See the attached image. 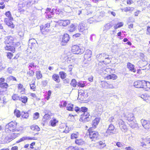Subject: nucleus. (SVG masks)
Listing matches in <instances>:
<instances>
[{
	"label": "nucleus",
	"mask_w": 150,
	"mask_h": 150,
	"mask_svg": "<svg viewBox=\"0 0 150 150\" xmlns=\"http://www.w3.org/2000/svg\"><path fill=\"white\" fill-rule=\"evenodd\" d=\"M17 123L15 121H12L6 124V126L5 132L7 136L6 137L9 142L13 140L18 137L20 134L18 132L22 131L23 129L21 126H20L18 129H16Z\"/></svg>",
	"instance_id": "obj_1"
},
{
	"label": "nucleus",
	"mask_w": 150,
	"mask_h": 150,
	"mask_svg": "<svg viewBox=\"0 0 150 150\" xmlns=\"http://www.w3.org/2000/svg\"><path fill=\"white\" fill-rule=\"evenodd\" d=\"M127 123L132 128H135L138 126L136 120L132 113L129 114L127 117Z\"/></svg>",
	"instance_id": "obj_2"
},
{
	"label": "nucleus",
	"mask_w": 150,
	"mask_h": 150,
	"mask_svg": "<svg viewBox=\"0 0 150 150\" xmlns=\"http://www.w3.org/2000/svg\"><path fill=\"white\" fill-rule=\"evenodd\" d=\"M36 2L35 0H21L18 4V6L21 8L25 7L29 8Z\"/></svg>",
	"instance_id": "obj_3"
},
{
	"label": "nucleus",
	"mask_w": 150,
	"mask_h": 150,
	"mask_svg": "<svg viewBox=\"0 0 150 150\" xmlns=\"http://www.w3.org/2000/svg\"><path fill=\"white\" fill-rule=\"evenodd\" d=\"M5 14L8 18H5L4 21V22L8 26L11 28H13L14 26L11 21L13 20V18L11 16L10 12L8 11Z\"/></svg>",
	"instance_id": "obj_4"
},
{
	"label": "nucleus",
	"mask_w": 150,
	"mask_h": 150,
	"mask_svg": "<svg viewBox=\"0 0 150 150\" xmlns=\"http://www.w3.org/2000/svg\"><path fill=\"white\" fill-rule=\"evenodd\" d=\"M89 137L92 141H95L98 139V133L97 132L94 131L92 127H90L88 130Z\"/></svg>",
	"instance_id": "obj_5"
},
{
	"label": "nucleus",
	"mask_w": 150,
	"mask_h": 150,
	"mask_svg": "<svg viewBox=\"0 0 150 150\" xmlns=\"http://www.w3.org/2000/svg\"><path fill=\"white\" fill-rule=\"evenodd\" d=\"M97 57L99 61L103 62H105V63L107 64L110 62V58H109V56L105 53H103L98 55Z\"/></svg>",
	"instance_id": "obj_6"
},
{
	"label": "nucleus",
	"mask_w": 150,
	"mask_h": 150,
	"mask_svg": "<svg viewBox=\"0 0 150 150\" xmlns=\"http://www.w3.org/2000/svg\"><path fill=\"white\" fill-rule=\"evenodd\" d=\"M5 43L6 44L12 45L14 46L16 45V39L14 37L9 36L5 38Z\"/></svg>",
	"instance_id": "obj_7"
},
{
	"label": "nucleus",
	"mask_w": 150,
	"mask_h": 150,
	"mask_svg": "<svg viewBox=\"0 0 150 150\" xmlns=\"http://www.w3.org/2000/svg\"><path fill=\"white\" fill-rule=\"evenodd\" d=\"M85 49L83 48H80L79 46L74 45L72 47V52L74 54H81L84 51Z\"/></svg>",
	"instance_id": "obj_8"
},
{
	"label": "nucleus",
	"mask_w": 150,
	"mask_h": 150,
	"mask_svg": "<svg viewBox=\"0 0 150 150\" xmlns=\"http://www.w3.org/2000/svg\"><path fill=\"white\" fill-rule=\"evenodd\" d=\"M90 116L89 113L86 112L81 114L80 119V120L83 122H88L89 120V118Z\"/></svg>",
	"instance_id": "obj_9"
},
{
	"label": "nucleus",
	"mask_w": 150,
	"mask_h": 150,
	"mask_svg": "<svg viewBox=\"0 0 150 150\" xmlns=\"http://www.w3.org/2000/svg\"><path fill=\"white\" fill-rule=\"evenodd\" d=\"M145 81H138L134 82V86L136 88H143L144 84Z\"/></svg>",
	"instance_id": "obj_10"
},
{
	"label": "nucleus",
	"mask_w": 150,
	"mask_h": 150,
	"mask_svg": "<svg viewBox=\"0 0 150 150\" xmlns=\"http://www.w3.org/2000/svg\"><path fill=\"white\" fill-rule=\"evenodd\" d=\"M69 35L67 34L66 33L64 35L62 38V41L61 43L62 45H66L69 40Z\"/></svg>",
	"instance_id": "obj_11"
},
{
	"label": "nucleus",
	"mask_w": 150,
	"mask_h": 150,
	"mask_svg": "<svg viewBox=\"0 0 150 150\" xmlns=\"http://www.w3.org/2000/svg\"><path fill=\"white\" fill-rule=\"evenodd\" d=\"M38 139L37 138L35 137H23L20 139L16 142V143H18L19 142L23 141L25 140H36Z\"/></svg>",
	"instance_id": "obj_12"
},
{
	"label": "nucleus",
	"mask_w": 150,
	"mask_h": 150,
	"mask_svg": "<svg viewBox=\"0 0 150 150\" xmlns=\"http://www.w3.org/2000/svg\"><path fill=\"white\" fill-rule=\"evenodd\" d=\"M114 126L112 124H110L106 131V133L107 135H110L112 134H113V132L115 129Z\"/></svg>",
	"instance_id": "obj_13"
},
{
	"label": "nucleus",
	"mask_w": 150,
	"mask_h": 150,
	"mask_svg": "<svg viewBox=\"0 0 150 150\" xmlns=\"http://www.w3.org/2000/svg\"><path fill=\"white\" fill-rule=\"evenodd\" d=\"M141 122L142 126L146 129L150 128V122L148 121L142 120Z\"/></svg>",
	"instance_id": "obj_14"
},
{
	"label": "nucleus",
	"mask_w": 150,
	"mask_h": 150,
	"mask_svg": "<svg viewBox=\"0 0 150 150\" xmlns=\"http://www.w3.org/2000/svg\"><path fill=\"white\" fill-rule=\"evenodd\" d=\"M91 54L92 52L91 50H87L84 55V59L86 60L90 61L91 59Z\"/></svg>",
	"instance_id": "obj_15"
},
{
	"label": "nucleus",
	"mask_w": 150,
	"mask_h": 150,
	"mask_svg": "<svg viewBox=\"0 0 150 150\" xmlns=\"http://www.w3.org/2000/svg\"><path fill=\"white\" fill-rule=\"evenodd\" d=\"M100 119V118L96 117L93 120L92 122V128H95L99 124Z\"/></svg>",
	"instance_id": "obj_16"
},
{
	"label": "nucleus",
	"mask_w": 150,
	"mask_h": 150,
	"mask_svg": "<svg viewBox=\"0 0 150 150\" xmlns=\"http://www.w3.org/2000/svg\"><path fill=\"white\" fill-rule=\"evenodd\" d=\"M59 24L62 25L64 27L70 24V21L69 20H60L58 21Z\"/></svg>",
	"instance_id": "obj_17"
},
{
	"label": "nucleus",
	"mask_w": 150,
	"mask_h": 150,
	"mask_svg": "<svg viewBox=\"0 0 150 150\" xmlns=\"http://www.w3.org/2000/svg\"><path fill=\"white\" fill-rule=\"evenodd\" d=\"M75 143L78 145L81 146L85 144V141L82 139H76L75 141Z\"/></svg>",
	"instance_id": "obj_18"
},
{
	"label": "nucleus",
	"mask_w": 150,
	"mask_h": 150,
	"mask_svg": "<svg viewBox=\"0 0 150 150\" xmlns=\"http://www.w3.org/2000/svg\"><path fill=\"white\" fill-rule=\"evenodd\" d=\"M127 67L129 70L133 72H136V69L134 68V66L130 62L127 63Z\"/></svg>",
	"instance_id": "obj_19"
},
{
	"label": "nucleus",
	"mask_w": 150,
	"mask_h": 150,
	"mask_svg": "<svg viewBox=\"0 0 150 150\" xmlns=\"http://www.w3.org/2000/svg\"><path fill=\"white\" fill-rule=\"evenodd\" d=\"M30 129L31 131L38 132L40 130V128L39 126L36 125H33L30 126Z\"/></svg>",
	"instance_id": "obj_20"
},
{
	"label": "nucleus",
	"mask_w": 150,
	"mask_h": 150,
	"mask_svg": "<svg viewBox=\"0 0 150 150\" xmlns=\"http://www.w3.org/2000/svg\"><path fill=\"white\" fill-rule=\"evenodd\" d=\"M18 92L21 94H23L25 93V89L23 86L21 84H19L18 86Z\"/></svg>",
	"instance_id": "obj_21"
},
{
	"label": "nucleus",
	"mask_w": 150,
	"mask_h": 150,
	"mask_svg": "<svg viewBox=\"0 0 150 150\" xmlns=\"http://www.w3.org/2000/svg\"><path fill=\"white\" fill-rule=\"evenodd\" d=\"M58 121L55 118L53 117L50 121V123L51 126L54 127L56 126L57 124L58 123Z\"/></svg>",
	"instance_id": "obj_22"
},
{
	"label": "nucleus",
	"mask_w": 150,
	"mask_h": 150,
	"mask_svg": "<svg viewBox=\"0 0 150 150\" xmlns=\"http://www.w3.org/2000/svg\"><path fill=\"white\" fill-rule=\"evenodd\" d=\"M97 147L99 149H102L106 146V144L104 142L100 141L97 143Z\"/></svg>",
	"instance_id": "obj_23"
},
{
	"label": "nucleus",
	"mask_w": 150,
	"mask_h": 150,
	"mask_svg": "<svg viewBox=\"0 0 150 150\" xmlns=\"http://www.w3.org/2000/svg\"><path fill=\"white\" fill-rule=\"evenodd\" d=\"M63 106H67V110L71 111L73 110L74 105L72 104H63Z\"/></svg>",
	"instance_id": "obj_24"
},
{
	"label": "nucleus",
	"mask_w": 150,
	"mask_h": 150,
	"mask_svg": "<svg viewBox=\"0 0 150 150\" xmlns=\"http://www.w3.org/2000/svg\"><path fill=\"white\" fill-rule=\"evenodd\" d=\"M36 42H37L36 41L34 38L30 39L29 40V45H32V47H34L35 46Z\"/></svg>",
	"instance_id": "obj_25"
},
{
	"label": "nucleus",
	"mask_w": 150,
	"mask_h": 150,
	"mask_svg": "<svg viewBox=\"0 0 150 150\" xmlns=\"http://www.w3.org/2000/svg\"><path fill=\"white\" fill-rule=\"evenodd\" d=\"M50 118V116L49 115L46 114L42 117V120L45 122H47Z\"/></svg>",
	"instance_id": "obj_26"
},
{
	"label": "nucleus",
	"mask_w": 150,
	"mask_h": 150,
	"mask_svg": "<svg viewBox=\"0 0 150 150\" xmlns=\"http://www.w3.org/2000/svg\"><path fill=\"white\" fill-rule=\"evenodd\" d=\"M112 26L113 25L111 23H108L104 25L103 28L104 30H108L111 28Z\"/></svg>",
	"instance_id": "obj_27"
},
{
	"label": "nucleus",
	"mask_w": 150,
	"mask_h": 150,
	"mask_svg": "<svg viewBox=\"0 0 150 150\" xmlns=\"http://www.w3.org/2000/svg\"><path fill=\"white\" fill-rule=\"evenodd\" d=\"M79 134L78 132H76L75 133H72L70 136V138L71 139H76L78 137Z\"/></svg>",
	"instance_id": "obj_28"
},
{
	"label": "nucleus",
	"mask_w": 150,
	"mask_h": 150,
	"mask_svg": "<svg viewBox=\"0 0 150 150\" xmlns=\"http://www.w3.org/2000/svg\"><path fill=\"white\" fill-rule=\"evenodd\" d=\"M36 78L38 80H39L42 78V74L40 71H37L35 72Z\"/></svg>",
	"instance_id": "obj_29"
},
{
	"label": "nucleus",
	"mask_w": 150,
	"mask_h": 150,
	"mask_svg": "<svg viewBox=\"0 0 150 150\" xmlns=\"http://www.w3.org/2000/svg\"><path fill=\"white\" fill-rule=\"evenodd\" d=\"M52 79L57 82L59 83L60 82L59 76L58 74H54L52 76Z\"/></svg>",
	"instance_id": "obj_30"
},
{
	"label": "nucleus",
	"mask_w": 150,
	"mask_h": 150,
	"mask_svg": "<svg viewBox=\"0 0 150 150\" xmlns=\"http://www.w3.org/2000/svg\"><path fill=\"white\" fill-rule=\"evenodd\" d=\"M78 29L80 32L83 31L85 30V25L83 23H80L78 26Z\"/></svg>",
	"instance_id": "obj_31"
},
{
	"label": "nucleus",
	"mask_w": 150,
	"mask_h": 150,
	"mask_svg": "<svg viewBox=\"0 0 150 150\" xmlns=\"http://www.w3.org/2000/svg\"><path fill=\"white\" fill-rule=\"evenodd\" d=\"M144 84L143 88H145L147 90L150 89V83L145 81Z\"/></svg>",
	"instance_id": "obj_32"
},
{
	"label": "nucleus",
	"mask_w": 150,
	"mask_h": 150,
	"mask_svg": "<svg viewBox=\"0 0 150 150\" xmlns=\"http://www.w3.org/2000/svg\"><path fill=\"white\" fill-rule=\"evenodd\" d=\"M5 49L6 50H10L12 52H14L15 51V48L10 45H7L5 47Z\"/></svg>",
	"instance_id": "obj_33"
},
{
	"label": "nucleus",
	"mask_w": 150,
	"mask_h": 150,
	"mask_svg": "<svg viewBox=\"0 0 150 150\" xmlns=\"http://www.w3.org/2000/svg\"><path fill=\"white\" fill-rule=\"evenodd\" d=\"M117 76L115 74H111L109 75L106 77L107 79H112L113 80H115L117 78Z\"/></svg>",
	"instance_id": "obj_34"
},
{
	"label": "nucleus",
	"mask_w": 150,
	"mask_h": 150,
	"mask_svg": "<svg viewBox=\"0 0 150 150\" xmlns=\"http://www.w3.org/2000/svg\"><path fill=\"white\" fill-rule=\"evenodd\" d=\"M123 25L124 23L123 22H120L117 24H115L113 28H114V29H116L122 27L123 26Z\"/></svg>",
	"instance_id": "obj_35"
},
{
	"label": "nucleus",
	"mask_w": 150,
	"mask_h": 150,
	"mask_svg": "<svg viewBox=\"0 0 150 150\" xmlns=\"http://www.w3.org/2000/svg\"><path fill=\"white\" fill-rule=\"evenodd\" d=\"M28 99L27 97L25 96H22L19 98V100L23 103H26Z\"/></svg>",
	"instance_id": "obj_36"
},
{
	"label": "nucleus",
	"mask_w": 150,
	"mask_h": 150,
	"mask_svg": "<svg viewBox=\"0 0 150 150\" xmlns=\"http://www.w3.org/2000/svg\"><path fill=\"white\" fill-rule=\"evenodd\" d=\"M75 26L73 24H71L69 27L68 30L70 32H73L75 30Z\"/></svg>",
	"instance_id": "obj_37"
},
{
	"label": "nucleus",
	"mask_w": 150,
	"mask_h": 150,
	"mask_svg": "<svg viewBox=\"0 0 150 150\" xmlns=\"http://www.w3.org/2000/svg\"><path fill=\"white\" fill-rule=\"evenodd\" d=\"M22 118H27L29 116L28 113L27 112H22L21 113Z\"/></svg>",
	"instance_id": "obj_38"
},
{
	"label": "nucleus",
	"mask_w": 150,
	"mask_h": 150,
	"mask_svg": "<svg viewBox=\"0 0 150 150\" xmlns=\"http://www.w3.org/2000/svg\"><path fill=\"white\" fill-rule=\"evenodd\" d=\"M70 85L71 86H73L74 87H76V85H77V83L76 80L75 79H73L71 81Z\"/></svg>",
	"instance_id": "obj_39"
},
{
	"label": "nucleus",
	"mask_w": 150,
	"mask_h": 150,
	"mask_svg": "<svg viewBox=\"0 0 150 150\" xmlns=\"http://www.w3.org/2000/svg\"><path fill=\"white\" fill-rule=\"evenodd\" d=\"M61 78L63 79L66 78V74L63 71H60L59 73Z\"/></svg>",
	"instance_id": "obj_40"
},
{
	"label": "nucleus",
	"mask_w": 150,
	"mask_h": 150,
	"mask_svg": "<svg viewBox=\"0 0 150 150\" xmlns=\"http://www.w3.org/2000/svg\"><path fill=\"white\" fill-rule=\"evenodd\" d=\"M88 110L87 108L85 107H82L80 108V112L86 113Z\"/></svg>",
	"instance_id": "obj_41"
},
{
	"label": "nucleus",
	"mask_w": 150,
	"mask_h": 150,
	"mask_svg": "<svg viewBox=\"0 0 150 150\" xmlns=\"http://www.w3.org/2000/svg\"><path fill=\"white\" fill-rule=\"evenodd\" d=\"M14 113L15 115L17 117H20L21 115L20 112L17 110H15Z\"/></svg>",
	"instance_id": "obj_42"
},
{
	"label": "nucleus",
	"mask_w": 150,
	"mask_h": 150,
	"mask_svg": "<svg viewBox=\"0 0 150 150\" xmlns=\"http://www.w3.org/2000/svg\"><path fill=\"white\" fill-rule=\"evenodd\" d=\"M34 71L32 70H29V71H28L27 72V74L30 77H32L34 75Z\"/></svg>",
	"instance_id": "obj_43"
},
{
	"label": "nucleus",
	"mask_w": 150,
	"mask_h": 150,
	"mask_svg": "<svg viewBox=\"0 0 150 150\" xmlns=\"http://www.w3.org/2000/svg\"><path fill=\"white\" fill-rule=\"evenodd\" d=\"M147 141L146 140H144V139H142V142H140V145L142 147H145L146 146V142H147Z\"/></svg>",
	"instance_id": "obj_44"
},
{
	"label": "nucleus",
	"mask_w": 150,
	"mask_h": 150,
	"mask_svg": "<svg viewBox=\"0 0 150 150\" xmlns=\"http://www.w3.org/2000/svg\"><path fill=\"white\" fill-rule=\"evenodd\" d=\"M36 67V65H35L33 62H32L29 64L28 68L29 70H30L31 68H35Z\"/></svg>",
	"instance_id": "obj_45"
},
{
	"label": "nucleus",
	"mask_w": 150,
	"mask_h": 150,
	"mask_svg": "<svg viewBox=\"0 0 150 150\" xmlns=\"http://www.w3.org/2000/svg\"><path fill=\"white\" fill-rule=\"evenodd\" d=\"M8 87V85L6 83H3L0 84V87L1 88H7Z\"/></svg>",
	"instance_id": "obj_46"
},
{
	"label": "nucleus",
	"mask_w": 150,
	"mask_h": 150,
	"mask_svg": "<svg viewBox=\"0 0 150 150\" xmlns=\"http://www.w3.org/2000/svg\"><path fill=\"white\" fill-rule=\"evenodd\" d=\"M77 85L78 86H79L81 87H83L85 86V83H84V82H83V83L81 82H78L77 83Z\"/></svg>",
	"instance_id": "obj_47"
},
{
	"label": "nucleus",
	"mask_w": 150,
	"mask_h": 150,
	"mask_svg": "<svg viewBox=\"0 0 150 150\" xmlns=\"http://www.w3.org/2000/svg\"><path fill=\"white\" fill-rule=\"evenodd\" d=\"M19 97L18 96L17 94H14L12 96V98L14 100H16L18 99L19 100Z\"/></svg>",
	"instance_id": "obj_48"
},
{
	"label": "nucleus",
	"mask_w": 150,
	"mask_h": 150,
	"mask_svg": "<svg viewBox=\"0 0 150 150\" xmlns=\"http://www.w3.org/2000/svg\"><path fill=\"white\" fill-rule=\"evenodd\" d=\"M125 124V122L122 120H120L119 121V126L122 127H123Z\"/></svg>",
	"instance_id": "obj_49"
},
{
	"label": "nucleus",
	"mask_w": 150,
	"mask_h": 150,
	"mask_svg": "<svg viewBox=\"0 0 150 150\" xmlns=\"http://www.w3.org/2000/svg\"><path fill=\"white\" fill-rule=\"evenodd\" d=\"M50 23H47V24H46L44 27V29H43V28H41V30H46V28H49L50 27Z\"/></svg>",
	"instance_id": "obj_50"
},
{
	"label": "nucleus",
	"mask_w": 150,
	"mask_h": 150,
	"mask_svg": "<svg viewBox=\"0 0 150 150\" xmlns=\"http://www.w3.org/2000/svg\"><path fill=\"white\" fill-rule=\"evenodd\" d=\"M116 145L118 147H121L123 146V144L120 142H117L116 143Z\"/></svg>",
	"instance_id": "obj_51"
},
{
	"label": "nucleus",
	"mask_w": 150,
	"mask_h": 150,
	"mask_svg": "<svg viewBox=\"0 0 150 150\" xmlns=\"http://www.w3.org/2000/svg\"><path fill=\"white\" fill-rule=\"evenodd\" d=\"M39 116V114L38 112H36L34 113L33 118L34 119H38Z\"/></svg>",
	"instance_id": "obj_52"
},
{
	"label": "nucleus",
	"mask_w": 150,
	"mask_h": 150,
	"mask_svg": "<svg viewBox=\"0 0 150 150\" xmlns=\"http://www.w3.org/2000/svg\"><path fill=\"white\" fill-rule=\"evenodd\" d=\"M68 150H77V149L76 146H69L68 148Z\"/></svg>",
	"instance_id": "obj_53"
},
{
	"label": "nucleus",
	"mask_w": 150,
	"mask_h": 150,
	"mask_svg": "<svg viewBox=\"0 0 150 150\" xmlns=\"http://www.w3.org/2000/svg\"><path fill=\"white\" fill-rule=\"evenodd\" d=\"M125 150H135V149L132 148L131 146H129L126 147L125 148Z\"/></svg>",
	"instance_id": "obj_54"
},
{
	"label": "nucleus",
	"mask_w": 150,
	"mask_h": 150,
	"mask_svg": "<svg viewBox=\"0 0 150 150\" xmlns=\"http://www.w3.org/2000/svg\"><path fill=\"white\" fill-rule=\"evenodd\" d=\"M108 13L114 16H115L116 15V13L114 11H108Z\"/></svg>",
	"instance_id": "obj_55"
},
{
	"label": "nucleus",
	"mask_w": 150,
	"mask_h": 150,
	"mask_svg": "<svg viewBox=\"0 0 150 150\" xmlns=\"http://www.w3.org/2000/svg\"><path fill=\"white\" fill-rule=\"evenodd\" d=\"M146 34V35H150V27H148Z\"/></svg>",
	"instance_id": "obj_56"
},
{
	"label": "nucleus",
	"mask_w": 150,
	"mask_h": 150,
	"mask_svg": "<svg viewBox=\"0 0 150 150\" xmlns=\"http://www.w3.org/2000/svg\"><path fill=\"white\" fill-rule=\"evenodd\" d=\"M35 142H32L31 143L30 145V148L32 149L34 148V146L35 145Z\"/></svg>",
	"instance_id": "obj_57"
},
{
	"label": "nucleus",
	"mask_w": 150,
	"mask_h": 150,
	"mask_svg": "<svg viewBox=\"0 0 150 150\" xmlns=\"http://www.w3.org/2000/svg\"><path fill=\"white\" fill-rule=\"evenodd\" d=\"M30 88L32 89H35L36 87L35 84V83H33L32 84H30Z\"/></svg>",
	"instance_id": "obj_58"
},
{
	"label": "nucleus",
	"mask_w": 150,
	"mask_h": 150,
	"mask_svg": "<svg viewBox=\"0 0 150 150\" xmlns=\"http://www.w3.org/2000/svg\"><path fill=\"white\" fill-rule=\"evenodd\" d=\"M52 93L51 91L50 90H49L47 92V95L48 96L47 98V100H48L49 98H50V97L51 96Z\"/></svg>",
	"instance_id": "obj_59"
},
{
	"label": "nucleus",
	"mask_w": 150,
	"mask_h": 150,
	"mask_svg": "<svg viewBox=\"0 0 150 150\" xmlns=\"http://www.w3.org/2000/svg\"><path fill=\"white\" fill-rule=\"evenodd\" d=\"M11 150H18V147L17 146H14L12 147Z\"/></svg>",
	"instance_id": "obj_60"
},
{
	"label": "nucleus",
	"mask_w": 150,
	"mask_h": 150,
	"mask_svg": "<svg viewBox=\"0 0 150 150\" xmlns=\"http://www.w3.org/2000/svg\"><path fill=\"white\" fill-rule=\"evenodd\" d=\"M107 84H108V85L107 87L108 88H114L113 85L112 84H108V83Z\"/></svg>",
	"instance_id": "obj_61"
},
{
	"label": "nucleus",
	"mask_w": 150,
	"mask_h": 150,
	"mask_svg": "<svg viewBox=\"0 0 150 150\" xmlns=\"http://www.w3.org/2000/svg\"><path fill=\"white\" fill-rule=\"evenodd\" d=\"M42 83L44 86H46L47 83V80H44L42 82Z\"/></svg>",
	"instance_id": "obj_62"
},
{
	"label": "nucleus",
	"mask_w": 150,
	"mask_h": 150,
	"mask_svg": "<svg viewBox=\"0 0 150 150\" xmlns=\"http://www.w3.org/2000/svg\"><path fill=\"white\" fill-rule=\"evenodd\" d=\"M13 56V54L11 53H8L7 54V57H8L11 59L12 57Z\"/></svg>",
	"instance_id": "obj_63"
},
{
	"label": "nucleus",
	"mask_w": 150,
	"mask_h": 150,
	"mask_svg": "<svg viewBox=\"0 0 150 150\" xmlns=\"http://www.w3.org/2000/svg\"><path fill=\"white\" fill-rule=\"evenodd\" d=\"M80 108L78 107H76L75 108V111L76 112H77L78 111H79L80 112Z\"/></svg>",
	"instance_id": "obj_64"
}]
</instances>
